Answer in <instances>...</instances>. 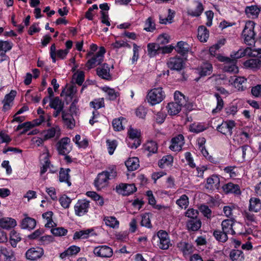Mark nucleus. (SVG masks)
Listing matches in <instances>:
<instances>
[{"label":"nucleus","instance_id":"nucleus-1","mask_svg":"<svg viewBox=\"0 0 261 261\" xmlns=\"http://www.w3.org/2000/svg\"><path fill=\"white\" fill-rule=\"evenodd\" d=\"M255 23L254 21L248 20L246 23L242 32V36L245 44L253 45L255 43V34L254 31Z\"/></svg>","mask_w":261,"mask_h":261},{"label":"nucleus","instance_id":"nucleus-4","mask_svg":"<svg viewBox=\"0 0 261 261\" xmlns=\"http://www.w3.org/2000/svg\"><path fill=\"white\" fill-rule=\"evenodd\" d=\"M153 240L157 241V245L161 249H167L171 245L169 235L163 230L158 231L157 234L153 237Z\"/></svg>","mask_w":261,"mask_h":261},{"label":"nucleus","instance_id":"nucleus-49","mask_svg":"<svg viewBox=\"0 0 261 261\" xmlns=\"http://www.w3.org/2000/svg\"><path fill=\"white\" fill-rule=\"evenodd\" d=\"M91 230L89 229L76 231L73 235V239H84L89 237Z\"/></svg>","mask_w":261,"mask_h":261},{"label":"nucleus","instance_id":"nucleus-19","mask_svg":"<svg viewBox=\"0 0 261 261\" xmlns=\"http://www.w3.org/2000/svg\"><path fill=\"white\" fill-rule=\"evenodd\" d=\"M220 184V179L217 175H213L207 178L205 187L207 189L214 190L218 189Z\"/></svg>","mask_w":261,"mask_h":261},{"label":"nucleus","instance_id":"nucleus-7","mask_svg":"<svg viewBox=\"0 0 261 261\" xmlns=\"http://www.w3.org/2000/svg\"><path fill=\"white\" fill-rule=\"evenodd\" d=\"M93 252L95 256L101 258H110L113 254L112 249L106 245L95 247Z\"/></svg>","mask_w":261,"mask_h":261},{"label":"nucleus","instance_id":"nucleus-39","mask_svg":"<svg viewBox=\"0 0 261 261\" xmlns=\"http://www.w3.org/2000/svg\"><path fill=\"white\" fill-rule=\"evenodd\" d=\"M223 190L225 193H233L236 194L240 193L239 186L238 185L231 182L225 185L223 187Z\"/></svg>","mask_w":261,"mask_h":261},{"label":"nucleus","instance_id":"nucleus-63","mask_svg":"<svg viewBox=\"0 0 261 261\" xmlns=\"http://www.w3.org/2000/svg\"><path fill=\"white\" fill-rule=\"evenodd\" d=\"M90 106L95 109H98L105 106L103 98L95 99L90 102Z\"/></svg>","mask_w":261,"mask_h":261},{"label":"nucleus","instance_id":"nucleus-29","mask_svg":"<svg viewBox=\"0 0 261 261\" xmlns=\"http://www.w3.org/2000/svg\"><path fill=\"white\" fill-rule=\"evenodd\" d=\"M168 114L170 115H175L178 114L182 107L176 102H171L168 104L166 107Z\"/></svg>","mask_w":261,"mask_h":261},{"label":"nucleus","instance_id":"nucleus-36","mask_svg":"<svg viewBox=\"0 0 261 261\" xmlns=\"http://www.w3.org/2000/svg\"><path fill=\"white\" fill-rule=\"evenodd\" d=\"M69 169H67L66 170L61 169L59 172V176L60 181L66 182L68 186H70L71 185V183L69 180Z\"/></svg>","mask_w":261,"mask_h":261},{"label":"nucleus","instance_id":"nucleus-14","mask_svg":"<svg viewBox=\"0 0 261 261\" xmlns=\"http://www.w3.org/2000/svg\"><path fill=\"white\" fill-rule=\"evenodd\" d=\"M168 67L172 70H180L184 67V61L180 57L171 58L167 61Z\"/></svg>","mask_w":261,"mask_h":261},{"label":"nucleus","instance_id":"nucleus-55","mask_svg":"<svg viewBox=\"0 0 261 261\" xmlns=\"http://www.w3.org/2000/svg\"><path fill=\"white\" fill-rule=\"evenodd\" d=\"M206 127L201 123H193L190 125L189 129L191 132L198 133L205 130Z\"/></svg>","mask_w":261,"mask_h":261},{"label":"nucleus","instance_id":"nucleus-23","mask_svg":"<svg viewBox=\"0 0 261 261\" xmlns=\"http://www.w3.org/2000/svg\"><path fill=\"white\" fill-rule=\"evenodd\" d=\"M161 46L156 43H149L147 45L148 56L153 58L160 53Z\"/></svg>","mask_w":261,"mask_h":261},{"label":"nucleus","instance_id":"nucleus-5","mask_svg":"<svg viewBox=\"0 0 261 261\" xmlns=\"http://www.w3.org/2000/svg\"><path fill=\"white\" fill-rule=\"evenodd\" d=\"M105 53V48L102 46L100 47L98 51L87 62L86 66L87 68L90 69L102 63Z\"/></svg>","mask_w":261,"mask_h":261},{"label":"nucleus","instance_id":"nucleus-35","mask_svg":"<svg viewBox=\"0 0 261 261\" xmlns=\"http://www.w3.org/2000/svg\"><path fill=\"white\" fill-rule=\"evenodd\" d=\"M223 70L232 73H237L239 72L238 67L236 65V61L231 59L229 62L225 64Z\"/></svg>","mask_w":261,"mask_h":261},{"label":"nucleus","instance_id":"nucleus-12","mask_svg":"<svg viewBox=\"0 0 261 261\" xmlns=\"http://www.w3.org/2000/svg\"><path fill=\"white\" fill-rule=\"evenodd\" d=\"M171 143V144L169 148L171 150L173 151H180L185 143L184 137L182 135H178L172 139Z\"/></svg>","mask_w":261,"mask_h":261},{"label":"nucleus","instance_id":"nucleus-37","mask_svg":"<svg viewBox=\"0 0 261 261\" xmlns=\"http://www.w3.org/2000/svg\"><path fill=\"white\" fill-rule=\"evenodd\" d=\"M60 135V129L58 126L48 129L44 135V140L52 138L55 136L58 138Z\"/></svg>","mask_w":261,"mask_h":261},{"label":"nucleus","instance_id":"nucleus-10","mask_svg":"<svg viewBox=\"0 0 261 261\" xmlns=\"http://www.w3.org/2000/svg\"><path fill=\"white\" fill-rule=\"evenodd\" d=\"M108 174L102 172L98 174L94 181V185L97 190H100L108 186L109 180Z\"/></svg>","mask_w":261,"mask_h":261},{"label":"nucleus","instance_id":"nucleus-30","mask_svg":"<svg viewBox=\"0 0 261 261\" xmlns=\"http://www.w3.org/2000/svg\"><path fill=\"white\" fill-rule=\"evenodd\" d=\"M126 120L123 117H120L115 119L113 120L112 125L114 130L116 131H120L124 129L126 124Z\"/></svg>","mask_w":261,"mask_h":261},{"label":"nucleus","instance_id":"nucleus-62","mask_svg":"<svg viewBox=\"0 0 261 261\" xmlns=\"http://www.w3.org/2000/svg\"><path fill=\"white\" fill-rule=\"evenodd\" d=\"M155 24L150 17L147 18L145 22L144 30L147 32H152L155 30Z\"/></svg>","mask_w":261,"mask_h":261},{"label":"nucleus","instance_id":"nucleus-34","mask_svg":"<svg viewBox=\"0 0 261 261\" xmlns=\"http://www.w3.org/2000/svg\"><path fill=\"white\" fill-rule=\"evenodd\" d=\"M86 195L94 200L98 205L101 206L104 205V199L103 197L98 195L95 192L88 191L86 192Z\"/></svg>","mask_w":261,"mask_h":261},{"label":"nucleus","instance_id":"nucleus-3","mask_svg":"<svg viewBox=\"0 0 261 261\" xmlns=\"http://www.w3.org/2000/svg\"><path fill=\"white\" fill-rule=\"evenodd\" d=\"M245 56L261 58V49L252 48L251 47H247L245 49L240 48L237 51L233 52L230 55L231 60L234 61Z\"/></svg>","mask_w":261,"mask_h":261},{"label":"nucleus","instance_id":"nucleus-2","mask_svg":"<svg viewBox=\"0 0 261 261\" xmlns=\"http://www.w3.org/2000/svg\"><path fill=\"white\" fill-rule=\"evenodd\" d=\"M165 98V93L161 87L150 90L146 96L147 101L152 106L160 103Z\"/></svg>","mask_w":261,"mask_h":261},{"label":"nucleus","instance_id":"nucleus-43","mask_svg":"<svg viewBox=\"0 0 261 261\" xmlns=\"http://www.w3.org/2000/svg\"><path fill=\"white\" fill-rule=\"evenodd\" d=\"M173 162V158L170 155H167L162 158L158 163L160 168H163L165 166L171 165Z\"/></svg>","mask_w":261,"mask_h":261},{"label":"nucleus","instance_id":"nucleus-38","mask_svg":"<svg viewBox=\"0 0 261 261\" xmlns=\"http://www.w3.org/2000/svg\"><path fill=\"white\" fill-rule=\"evenodd\" d=\"M249 210L257 212L261 209V202L257 198L253 197L250 199Z\"/></svg>","mask_w":261,"mask_h":261},{"label":"nucleus","instance_id":"nucleus-15","mask_svg":"<svg viewBox=\"0 0 261 261\" xmlns=\"http://www.w3.org/2000/svg\"><path fill=\"white\" fill-rule=\"evenodd\" d=\"M246 79L242 76L237 77L234 81L231 78L228 82L232 85L238 91H242L246 89Z\"/></svg>","mask_w":261,"mask_h":261},{"label":"nucleus","instance_id":"nucleus-53","mask_svg":"<svg viewBox=\"0 0 261 261\" xmlns=\"http://www.w3.org/2000/svg\"><path fill=\"white\" fill-rule=\"evenodd\" d=\"M73 141L80 148H86L88 145V140L86 139L81 140V137L79 135H76L75 136L73 139Z\"/></svg>","mask_w":261,"mask_h":261},{"label":"nucleus","instance_id":"nucleus-52","mask_svg":"<svg viewBox=\"0 0 261 261\" xmlns=\"http://www.w3.org/2000/svg\"><path fill=\"white\" fill-rule=\"evenodd\" d=\"M215 96L217 99V107L215 109L212 110V113L213 114H215L219 112L222 109L224 106L223 100L219 94L216 93L215 94Z\"/></svg>","mask_w":261,"mask_h":261},{"label":"nucleus","instance_id":"nucleus-45","mask_svg":"<svg viewBox=\"0 0 261 261\" xmlns=\"http://www.w3.org/2000/svg\"><path fill=\"white\" fill-rule=\"evenodd\" d=\"M106 225L113 228H117L119 227V221L114 217H107L104 219Z\"/></svg>","mask_w":261,"mask_h":261},{"label":"nucleus","instance_id":"nucleus-41","mask_svg":"<svg viewBox=\"0 0 261 261\" xmlns=\"http://www.w3.org/2000/svg\"><path fill=\"white\" fill-rule=\"evenodd\" d=\"M201 223L199 220L194 219L189 220L187 224V227L189 230L197 231L201 227Z\"/></svg>","mask_w":261,"mask_h":261},{"label":"nucleus","instance_id":"nucleus-56","mask_svg":"<svg viewBox=\"0 0 261 261\" xmlns=\"http://www.w3.org/2000/svg\"><path fill=\"white\" fill-rule=\"evenodd\" d=\"M176 204L181 208H186L189 204V198L186 195H182L179 199L177 200Z\"/></svg>","mask_w":261,"mask_h":261},{"label":"nucleus","instance_id":"nucleus-50","mask_svg":"<svg viewBox=\"0 0 261 261\" xmlns=\"http://www.w3.org/2000/svg\"><path fill=\"white\" fill-rule=\"evenodd\" d=\"M50 108L56 110L63 109L64 103L58 97L50 100L49 102Z\"/></svg>","mask_w":261,"mask_h":261},{"label":"nucleus","instance_id":"nucleus-24","mask_svg":"<svg viewBox=\"0 0 261 261\" xmlns=\"http://www.w3.org/2000/svg\"><path fill=\"white\" fill-rule=\"evenodd\" d=\"M234 224L233 219H227L222 222V230L225 232L227 234H233L235 231L232 228L233 225Z\"/></svg>","mask_w":261,"mask_h":261},{"label":"nucleus","instance_id":"nucleus-17","mask_svg":"<svg viewBox=\"0 0 261 261\" xmlns=\"http://www.w3.org/2000/svg\"><path fill=\"white\" fill-rule=\"evenodd\" d=\"M260 12V9L256 5L247 6L245 9V13L247 17L251 19L256 18Z\"/></svg>","mask_w":261,"mask_h":261},{"label":"nucleus","instance_id":"nucleus-16","mask_svg":"<svg viewBox=\"0 0 261 261\" xmlns=\"http://www.w3.org/2000/svg\"><path fill=\"white\" fill-rule=\"evenodd\" d=\"M118 192L123 195H129L135 192L137 188L134 184H122L117 187Z\"/></svg>","mask_w":261,"mask_h":261},{"label":"nucleus","instance_id":"nucleus-40","mask_svg":"<svg viewBox=\"0 0 261 261\" xmlns=\"http://www.w3.org/2000/svg\"><path fill=\"white\" fill-rule=\"evenodd\" d=\"M174 102H176L180 105L182 108L186 106L187 100L186 97L180 92L176 91L174 94Z\"/></svg>","mask_w":261,"mask_h":261},{"label":"nucleus","instance_id":"nucleus-54","mask_svg":"<svg viewBox=\"0 0 261 261\" xmlns=\"http://www.w3.org/2000/svg\"><path fill=\"white\" fill-rule=\"evenodd\" d=\"M13 43L8 41H3L0 40V51L6 53L11 49Z\"/></svg>","mask_w":261,"mask_h":261},{"label":"nucleus","instance_id":"nucleus-26","mask_svg":"<svg viewBox=\"0 0 261 261\" xmlns=\"http://www.w3.org/2000/svg\"><path fill=\"white\" fill-rule=\"evenodd\" d=\"M64 91H63V93ZM65 96L69 97L70 99L74 98L73 103H77L79 98L76 96L77 92V88L75 86H70L68 87L64 91Z\"/></svg>","mask_w":261,"mask_h":261},{"label":"nucleus","instance_id":"nucleus-46","mask_svg":"<svg viewBox=\"0 0 261 261\" xmlns=\"http://www.w3.org/2000/svg\"><path fill=\"white\" fill-rule=\"evenodd\" d=\"M21 237L18 232L15 230H12L10 233V242L11 245L15 247L16 244L21 240Z\"/></svg>","mask_w":261,"mask_h":261},{"label":"nucleus","instance_id":"nucleus-48","mask_svg":"<svg viewBox=\"0 0 261 261\" xmlns=\"http://www.w3.org/2000/svg\"><path fill=\"white\" fill-rule=\"evenodd\" d=\"M102 90L106 93L110 100H115L119 95V93L115 91L114 89L107 87H103Z\"/></svg>","mask_w":261,"mask_h":261},{"label":"nucleus","instance_id":"nucleus-11","mask_svg":"<svg viewBox=\"0 0 261 261\" xmlns=\"http://www.w3.org/2000/svg\"><path fill=\"white\" fill-rule=\"evenodd\" d=\"M43 254L44 250L42 248L33 247L27 250L25 256L28 259L36 260L41 258Z\"/></svg>","mask_w":261,"mask_h":261},{"label":"nucleus","instance_id":"nucleus-18","mask_svg":"<svg viewBox=\"0 0 261 261\" xmlns=\"http://www.w3.org/2000/svg\"><path fill=\"white\" fill-rule=\"evenodd\" d=\"M175 49L177 53L185 56L191 51V47L187 42L180 41L177 43Z\"/></svg>","mask_w":261,"mask_h":261},{"label":"nucleus","instance_id":"nucleus-61","mask_svg":"<svg viewBox=\"0 0 261 261\" xmlns=\"http://www.w3.org/2000/svg\"><path fill=\"white\" fill-rule=\"evenodd\" d=\"M133 56L132 58V63H135L138 59L139 57V50L140 49V47L137 45L136 43H133Z\"/></svg>","mask_w":261,"mask_h":261},{"label":"nucleus","instance_id":"nucleus-64","mask_svg":"<svg viewBox=\"0 0 261 261\" xmlns=\"http://www.w3.org/2000/svg\"><path fill=\"white\" fill-rule=\"evenodd\" d=\"M51 232L54 235L60 237L65 235L67 230L63 227H57L51 229Z\"/></svg>","mask_w":261,"mask_h":261},{"label":"nucleus","instance_id":"nucleus-32","mask_svg":"<svg viewBox=\"0 0 261 261\" xmlns=\"http://www.w3.org/2000/svg\"><path fill=\"white\" fill-rule=\"evenodd\" d=\"M195 9H189L188 10V14L192 16H199L201 15L203 11L202 4L199 2H195Z\"/></svg>","mask_w":261,"mask_h":261},{"label":"nucleus","instance_id":"nucleus-9","mask_svg":"<svg viewBox=\"0 0 261 261\" xmlns=\"http://www.w3.org/2000/svg\"><path fill=\"white\" fill-rule=\"evenodd\" d=\"M70 140L68 137L61 139L57 144V150L60 154L68 153L71 150L70 146Z\"/></svg>","mask_w":261,"mask_h":261},{"label":"nucleus","instance_id":"nucleus-51","mask_svg":"<svg viewBox=\"0 0 261 261\" xmlns=\"http://www.w3.org/2000/svg\"><path fill=\"white\" fill-rule=\"evenodd\" d=\"M175 12L171 9H168V15L167 17H163L160 16V23L162 24H166L167 23H171L172 20L174 16Z\"/></svg>","mask_w":261,"mask_h":261},{"label":"nucleus","instance_id":"nucleus-21","mask_svg":"<svg viewBox=\"0 0 261 261\" xmlns=\"http://www.w3.org/2000/svg\"><path fill=\"white\" fill-rule=\"evenodd\" d=\"M17 224L15 219L6 217L0 219V227L3 229H9L14 227Z\"/></svg>","mask_w":261,"mask_h":261},{"label":"nucleus","instance_id":"nucleus-33","mask_svg":"<svg viewBox=\"0 0 261 261\" xmlns=\"http://www.w3.org/2000/svg\"><path fill=\"white\" fill-rule=\"evenodd\" d=\"M198 38L201 42H206L209 37V32L207 29L201 25L198 29Z\"/></svg>","mask_w":261,"mask_h":261},{"label":"nucleus","instance_id":"nucleus-57","mask_svg":"<svg viewBox=\"0 0 261 261\" xmlns=\"http://www.w3.org/2000/svg\"><path fill=\"white\" fill-rule=\"evenodd\" d=\"M113 48L118 49L121 47H126L130 48V45L123 40H116L114 43L111 44Z\"/></svg>","mask_w":261,"mask_h":261},{"label":"nucleus","instance_id":"nucleus-60","mask_svg":"<svg viewBox=\"0 0 261 261\" xmlns=\"http://www.w3.org/2000/svg\"><path fill=\"white\" fill-rule=\"evenodd\" d=\"M59 201L63 207L67 208L69 207L71 202V199L68 197L63 195L60 198Z\"/></svg>","mask_w":261,"mask_h":261},{"label":"nucleus","instance_id":"nucleus-6","mask_svg":"<svg viewBox=\"0 0 261 261\" xmlns=\"http://www.w3.org/2000/svg\"><path fill=\"white\" fill-rule=\"evenodd\" d=\"M90 207V202L86 199L79 200L74 206L75 215L81 217L88 212Z\"/></svg>","mask_w":261,"mask_h":261},{"label":"nucleus","instance_id":"nucleus-27","mask_svg":"<svg viewBox=\"0 0 261 261\" xmlns=\"http://www.w3.org/2000/svg\"><path fill=\"white\" fill-rule=\"evenodd\" d=\"M62 119L64 124L67 128L71 129L74 127L75 124V120L71 115L63 112Z\"/></svg>","mask_w":261,"mask_h":261},{"label":"nucleus","instance_id":"nucleus-59","mask_svg":"<svg viewBox=\"0 0 261 261\" xmlns=\"http://www.w3.org/2000/svg\"><path fill=\"white\" fill-rule=\"evenodd\" d=\"M214 236L217 240L222 242H225L227 240V234L223 230L222 232L217 230L215 231L214 232Z\"/></svg>","mask_w":261,"mask_h":261},{"label":"nucleus","instance_id":"nucleus-31","mask_svg":"<svg viewBox=\"0 0 261 261\" xmlns=\"http://www.w3.org/2000/svg\"><path fill=\"white\" fill-rule=\"evenodd\" d=\"M125 166L128 170L134 171L139 167V161L138 158L133 157L129 158L125 163Z\"/></svg>","mask_w":261,"mask_h":261},{"label":"nucleus","instance_id":"nucleus-20","mask_svg":"<svg viewBox=\"0 0 261 261\" xmlns=\"http://www.w3.org/2000/svg\"><path fill=\"white\" fill-rule=\"evenodd\" d=\"M110 67L107 64H103L97 68V74L101 78L106 80L110 79Z\"/></svg>","mask_w":261,"mask_h":261},{"label":"nucleus","instance_id":"nucleus-42","mask_svg":"<svg viewBox=\"0 0 261 261\" xmlns=\"http://www.w3.org/2000/svg\"><path fill=\"white\" fill-rule=\"evenodd\" d=\"M244 65L247 68L255 69L261 66V61L258 59H250L244 63Z\"/></svg>","mask_w":261,"mask_h":261},{"label":"nucleus","instance_id":"nucleus-44","mask_svg":"<svg viewBox=\"0 0 261 261\" xmlns=\"http://www.w3.org/2000/svg\"><path fill=\"white\" fill-rule=\"evenodd\" d=\"M144 149L149 153H156L158 150L157 143L153 141H148L144 145Z\"/></svg>","mask_w":261,"mask_h":261},{"label":"nucleus","instance_id":"nucleus-8","mask_svg":"<svg viewBox=\"0 0 261 261\" xmlns=\"http://www.w3.org/2000/svg\"><path fill=\"white\" fill-rule=\"evenodd\" d=\"M236 126V123L233 120H227L223 121L222 123L217 127V130L225 136H231L232 129Z\"/></svg>","mask_w":261,"mask_h":261},{"label":"nucleus","instance_id":"nucleus-13","mask_svg":"<svg viewBox=\"0 0 261 261\" xmlns=\"http://www.w3.org/2000/svg\"><path fill=\"white\" fill-rule=\"evenodd\" d=\"M128 135L129 139L135 140V142L132 144H130V142L128 143L129 146L131 148H137L141 144L140 140H139L140 132L137 129L130 127L128 130Z\"/></svg>","mask_w":261,"mask_h":261},{"label":"nucleus","instance_id":"nucleus-47","mask_svg":"<svg viewBox=\"0 0 261 261\" xmlns=\"http://www.w3.org/2000/svg\"><path fill=\"white\" fill-rule=\"evenodd\" d=\"M229 256L232 261H242L244 258L243 252L239 250H232Z\"/></svg>","mask_w":261,"mask_h":261},{"label":"nucleus","instance_id":"nucleus-58","mask_svg":"<svg viewBox=\"0 0 261 261\" xmlns=\"http://www.w3.org/2000/svg\"><path fill=\"white\" fill-rule=\"evenodd\" d=\"M236 208V206L232 204L225 206L223 207V212L226 217L232 218L233 217V211Z\"/></svg>","mask_w":261,"mask_h":261},{"label":"nucleus","instance_id":"nucleus-22","mask_svg":"<svg viewBox=\"0 0 261 261\" xmlns=\"http://www.w3.org/2000/svg\"><path fill=\"white\" fill-rule=\"evenodd\" d=\"M198 73L200 76L210 75L213 71L212 64L208 63H204L197 69Z\"/></svg>","mask_w":261,"mask_h":261},{"label":"nucleus","instance_id":"nucleus-28","mask_svg":"<svg viewBox=\"0 0 261 261\" xmlns=\"http://www.w3.org/2000/svg\"><path fill=\"white\" fill-rule=\"evenodd\" d=\"M36 225L35 220L29 217L24 218L21 223V227L23 229H33L35 228Z\"/></svg>","mask_w":261,"mask_h":261},{"label":"nucleus","instance_id":"nucleus-25","mask_svg":"<svg viewBox=\"0 0 261 261\" xmlns=\"http://www.w3.org/2000/svg\"><path fill=\"white\" fill-rule=\"evenodd\" d=\"M40 161L42 165L40 173L41 174L44 173L50 165V162L49 160V155L47 152L43 153L40 158Z\"/></svg>","mask_w":261,"mask_h":261}]
</instances>
